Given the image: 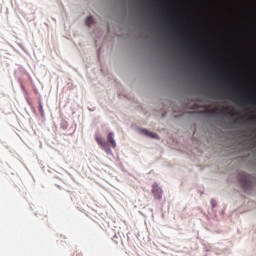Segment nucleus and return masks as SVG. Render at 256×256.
<instances>
[{
  "label": "nucleus",
  "mask_w": 256,
  "mask_h": 256,
  "mask_svg": "<svg viewBox=\"0 0 256 256\" xmlns=\"http://www.w3.org/2000/svg\"><path fill=\"white\" fill-rule=\"evenodd\" d=\"M95 139L98 145H100L101 149H103V151H105L107 155H113V151H111V147H109V144H107L105 140H103V138L96 136Z\"/></svg>",
  "instance_id": "1"
},
{
  "label": "nucleus",
  "mask_w": 256,
  "mask_h": 256,
  "mask_svg": "<svg viewBox=\"0 0 256 256\" xmlns=\"http://www.w3.org/2000/svg\"><path fill=\"white\" fill-rule=\"evenodd\" d=\"M239 181L244 189H249L251 187V182L249 181V175L241 173L239 175Z\"/></svg>",
  "instance_id": "2"
},
{
  "label": "nucleus",
  "mask_w": 256,
  "mask_h": 256,
  "mask_svg": "<svg viewBox=\"0 0 256 256\" xmlns=\"http://www.w3.org/2000/svg\"><path fill=\"white\" fill-rule=\"evenodd\" d=\"M152 194L154 199H161L163 197V190L159 187V184L155 183L152 185Z\"/></svg>",
  "instance_id": "3"
},
{
  "label": "nucleus",
  "mask_w": 256,
  "mask_h": 256,
  "mask_svg": "<svg viewBox=\"0 0 256 256\" xmlns=\"http://www.w3.org/2000/svg\"><path fill=\"white\" fill-rule=\"evenodd\" d=\"M115 134H113V132H110L107 136V142L111 145V147L113 149H115V147H117V142H115Z\"/></svg>",
  "instance_id": "4"
},
{
  "label": "nucleus",
  "mask_w": 256,
  "mask_h": 256,
  "mask_svg": "<svg viewBox=\"0 0 256 256\" xmlns=\"http://www.w3.org/2000/svg\"><path fill=\"white\" fill-rule=\"evenodd\" d=\"M141 133H143V135H147V137H152V139H157V137H158V135L156 133L149 132V130H147V129H142Z\"/></svg>",
  "instance_id": "5"
},
{
  "label": "nucleus",
  "mask_w": 256,
  "mask_h": 256,
  "mask_svg": "<svg viewBox=\"0 0 256 256\" xmlns=\"http://www.w3.org/2000/svg\"><path fill=\"white\" fill-rule=\"evenodd\" d=\"M233 101H235L236 103H245V100H243L242 96H233Z\"/></svg>",
  "instance_id": "6"
},
{
  "label": "nucleus",
  "mask_w": 256,
  "mask_h": 256,
  "mask_svg": "<svg viewBox=\"0 0 256 256\" xmlns=\"http://www.w3.org/2000/svg\"><path fill=\"white\" fill-rule=\"evenodd\" d=\"M39 112L41 114V117H45V111L43 110V102H41V100L39 101Z\"/></svg>",
  "instance_id": "7"
},
{
  "label": "nucleus",
  "mask_w": 256,
  "mask_h": 256,
  "mask_svg": "<svg viewBox=\"0 0 256 256\" xmlns=\"http://www.w3.org/2000/svg\"><path fill=\"white\" fill-rule=\"evenodd\" d=\"M94 23V20H93V17L89 16L87 19H86V25L88 27H91V25H93Z\"/></svg>",
  "instance_id": "8"
},
{
  "label": "nucleus",
  "mask_w": 256,
  "mask_h": 256,
  "mask_svg": "<svg viewBox=\"0 0 256 256\" xmlns=\"http://www.w3.org/2000/svg\"><path fill=\"white\" fill-rule=\"evenodd\" d=\"M219 111V109L215 108L213 110H211V113H217Z\"/></svg>",
  "instance_id": "9"
},
{
  "label": "nucleus",
  "mask_w": 256,
  "mask_h": 256,
  "mask_svg": "<svg viewBox=\"0 0 256 256\" xmlns=\"http://www.w3.org/2000/svg\"><path fill=\"white\" fill-rule=\"evenodd\" d=\"M248 121H256V118L250 117Z\"/></svg>",
  "instance_id": "10"
},
{
  "label": "nucleus",
  "mask_w": 256,
  "mask_h": 256,
  "mask_svg": "<svg viewBox=\"0 0 256 256\" xmlns=\"http://www.w3.org/2000/svg\"><path fill=\"white\" fill-rule=\"evenodd\" d=\"M211 203H212V206L215 207V202L213 200L211 201Z\"/></svg>",
  "instance_id": "11"
},
{
  "label": "nucleus",
  "mask_w": 256,
  "mask_h": 256,
  "mask_svg": "<svg viewBox=\"0 0 256 256\" xmlns=\"http://www.w3.org/2000/svg\"><path fill=\"white\" fill-rule=\"evenodd\" d=\"M230 115H235V114H233V113L230 112Z\"/></svg>",
  "instance_id": "12"
}]
</instances>
